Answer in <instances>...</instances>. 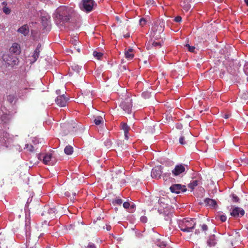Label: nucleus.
<instances>
[{
    "label": "nucleus",
    "mask_w": 248,
    "mask_h": 248,
    "mask_svg": "<svg viewBox=\"0 0 248 248\" xmlns=\"http://www.w3.org/2000/svg\"><path fill=\"white\" fill-rule=\"evenodd\" d=\"M74 46L75 48L78 51V52H80V49L78 46H77V45L76 44H75Z\"/></svg>",
    "instance_id": "48"
},
{
    "label": "nucleus",
    "mask_w": 248,
    "mask_h": 248,
    "mask_svg": "<svg viewBox=\"0 0 248 248\" xmlns=\"http://www.w3.org/2000/svg\"><path fill=\"white\" fill-rule=\"evenodd\" d=\"M208 245L210 247L214 246L216 244V241L215 239V236L213 235L211 236L209 239L207 240Z\"/></svg>",
    "instance_id": "21"
},
{
    "label": "nucleus",
    "mask_w": 248,
    "mask_h": 248,
    "mask_svg": "<svg viewBox=\"0 0 248 248\" xmlns=\"http://www.w3.org/2000/svg\"><path fill=\"white\" fill-rule=\"evenodd\" d=\"M186 8L187 10H188V9H189V7H188V6H187L186 7Z\"/></svg>",
    "instance_id": "60"
},
{
    "label": "nucleus",
    "mask_w": 248,
    "mask_h": 248,
    "mask_svg": "<svg viewBox=\"0 0 248 248\" xmlns=\"http://www.w3.org/2000/svg\"><path fill=\"white\" fill-rule=\"evenodd\" d=\"M149 43H150V42L148 43V44H149ZM149 47H150V46H149V44H148L147 46V48H149Z\"/></svg>",
    "instance_id": "58"
},
{
    "label": "nucleus",
    "mask_w": 248,
    "mask_h": 248,
    "mask_svg": "<svg viewBox=\"0 0 248 248\" xmlns=\"http://www.w3.org/2000/svg\"><path fill=\"white\" fill-rule=\"evenodd\" d=\"M162 173L161 166H156L152 170L151 176L154 178L159 179L160 178Z\"/></svg>",
    "instance_id": "15"
},
{
    "label": "nucleus",
    "mask_w": 248,
    "mask_h": 248,
    "mask_svg": "<svg viewBox=\"0 0 248 248\" xmlns=\"http://www.w3.org/2000/svg\"><path fill=\"white\" fill-rule=\"evenodd\" d=\"M124 133L125 139L127 140L128 139V132H124Z\"/></svg>",
    "instance_id": "51"
},
{
    "label": "nucleus",
    "mask_w": 248,
    "mask_h": 248,
    "mask_svg": "<svg viewBox=\"0 0 248 248\" xmlns=\"http://www.w3.org/2000/svg\"><path fill=\"white\" fill-rule=\"evenodd\" d=\"M152 44L153 46L155 47H160L161 46V43L160 42H157L155 41H154L152 42Z\"/></svg>",
    "instance_id": "31"
},
{
    "label": "nucleus",
    "mask_w": 248,
    "mask_h": 248,
    "mask_svg": "<svg viewBox=\"0 0 248 248\" xmlns=\"http://www.w3.org/2000/svg\"><path fill=\"white\" fill-rule=\"evenodd\" d=\"M41 47V45L40 44H39L37 45V47L36 48V49L34 51V52H33V55H32V57H33V58L34 59L33 62H35L37 60V59L38 58L39 56V54H40V52Z\"/></svg>",
    "instance_id": "20"
},
{
    "label": "nucleus",
    "mask_w": 248,
    "mask_h": 248,
    "mask_svg": "<svg viewBox=\"0 0 248 248\" xmlns=\"http://www.w3.org/2000/svg\"><path fill=\"white\" fill-rule=\"evenodd\" d=\"M152 1H153V2L152 3V4H153L154 3V1L153 0H152Z\"/></svg>",
    "instance_id": "63"
},
{
    "label": "nucleus",
    "mask_w": 248,
    "mask_h": 248,
    "mask_svg": "<svg viewBox=\"0 0 248 248\" xmlns=\"http://www.w3.org/2000/svg\"><path fill=\"white\" fill-rule=\"evenodd\" d=\"M112 180L113 181L118 182V183H125L124 179V174L120 170H118L112 173Z\"/></svg>",
    "instance_id": "10"
},
{
    "label": "nucleus",
    "mask_w": 248,
    "mask_h": 248,
    "mask_svg": "<svg viewBox=\"0 0 248 248\" xmlns=\"http://www.w3.org/2000/svg\"><path fill=\"white\" fill-rule=\"evenodd\" d=\"M3 11L6 15L9 14L10 13V12H11L10 9L8 7H7L6 6H4L3 8Z\"/></svg>",
    "instance_id": "32"
},
{
    "label": "nucleus",
    "mask_w": 248,
    "mask_h": 248,
    "mask_svg": "<svg viewBox=\"0 0 248 248\" xmlns=\"http://www.w3.org/2000/svg\"><path fill=\"white\" fill-rule=\"evenodd\" d=\"M185 137L184 136H182L179 139V142L180 144H182V145H184L186 143L185 142Z\"/></svg>",
    "instance_id": "37"
},
{
    "label": "nucleus",
    "mask_w": 248,
    "mask_h": 248,
    "mask_svg": "<svg viewBox=\"0 0 248 248\" xmlns=\"http://www.w3.org/2000/svg\"><path fill=\"white\" fill-rule=\"evenodd\" d=\"M86 248H96L95 245L92 243H89Z\"/></svg>",
    "instance_id": "41"
},
{
    "label": "nucleus",
    "mask_w": 248,
    "mask_h": 248,
    "mask_svg": "<svg viewBox=\"0 0 248 248\" xmlns=\"http://www.w3.org/2000/svg\"><path fill=\"white\" fill-rule=\"evenodd\" d=\"M165 200V198H159L158 199V197H156L155 198V201H157L158 203L159 204H161V203H164V201Z\"/></svg>",
    "instance_id": "38"
},
{
    "label": "nucleus",
    "mask_w": 248,
    "mask_h": 248,
    "mask_svg": "<svg viewBox=\"0 0 248 248\" xmlns=\"http://www.w3.org/2000/svg\"><path fill=\"white\" fill-rule=\"evenodd\" d=\"M131 207L133 208L134 207V205L132 204L131 206Z\"/></svg>",
    "instance_id": "59"
},
{
    "label": "nucleus",
    "mask_w": 248,
    "mask_h": 248,
    "mask_svg": "<svg viewBox=\"0 0 248 248\" xmlns=\"http://www.w3.org/2000/svg\"><path fill=\"white\" fill-rule=\"evenodd\" d=\"M24 149L30 152H33L34 151V147L31 144H26Z\"/></svg>",
    "instance_id": "27"
},
{
    "label": "nucleus",
    "mask_w": 248,
    "mask_h": 248,
    "mask_svg": "<svg viewBox=\"0 0 248 248\" xmlns=\"http://www.w3.org/2000/svg\"><path fill=\"white\" fill-rule=\"evenodd\" d=\"M82 95L84 98L83 101L85 103L90 102L92 100V93L90 91H85L82 93Z\"/></svg>",
    "instance_id": "16"
},
{
    "label": "nucleus",
    "mask_w": 248,
    "mask_h": 248,
    "mask_svg": "<svg viewBox=\"0 0 248 248\" xmlns=\"http://www.w3.org/2000/svg\"><path fill=\"white\" fill-rule=\"evenodd\" d=\"M2 4L4 5H7V3H6V2L4 1L2 3Z\"/></svg>",
    "instance_id": "56"
},
{
    "label": "nucleus",
    "mask_w": 248,
    "mask_h": 248,
    "mask_svg": "<svg viewBox=\"0 0 248 248\" xmlns=\"http://www.w3.org/2000/svg\"><path fill=\"white\" fill-rule=\"evenodd\" d=\"M204 202L206 206H209L212 207H215L217 204V202L215 200L210 198L205 199Z\"/></svg>",
    "instance_id": "18"
},
{
    "label": "nucleus",
    "mask_w": 248,
    "mask_h": 248,
    "mask_svg": "<svg viewBox=\"0 0 248 248\" xmlns=\"http://www.w3.org/2000/svg\"><path fill=\"white\" fill-rule=\"evenodd\" d=\"M219 218L222 222H225L227 219V217L225 215L220 216Z\"/></svg>",
    "instance_id": "42"
},
{
    "label": "nucleus",
    "mask_w": 248,
    "mask_h": 248,
    "mask_svg": "<svg viewBox=\"0 0 248 248\" xmlns=\"http://www.w3.org/2000/svg\"><path fill=\"white\" fill-rule=\"evenodd\" d=\"M77 124L74 121H70L67 123L63 124L61 127L63 129H66L68 132H74L77 128Z\"/></svg>",
    "instance_id": "12"
},
{
    "label": "nucleus",
    "mask_w": 248,
    "mask_h": 248,
    "mask_svg": "<svg viewBox=\"0 0 248 248\" xmlns=\"http://www.w3.org/2000/svg\"><path fill=\"white\" fill-rule=\"evenodd\" d=\"M59 211L56 207H50L48 205L44 206L41 215L47 219H53L60 216Z\"/></svg>",
    "instance_id": "5"
},
{
    "label": "nucleus",
    "mask_w": 248,
    "mask_h": 248,
    "mask_svg": "<svg viewBox=\"0 0 248 248\" xmlns=\"http://www.w3.org/2000/svg\"><path fill=\"white\" fill-rule=\"evenodd\" d=\"M170 189L172 193H175L176 194L186 192L187 190L185 186H182L181 184L172 185L170 187Z\"/></svg>",
    "instance_id": "11"
},
{
    "label": "nucleus",
    "mask_w": 248,
    "mask_h": 248,
    "mask_svg": "<svg viewBox=\"0 0 248 248\" xmlns=\"http://www.w3.org/2000/svg\"><path fill=\"white\" fill-rule=\"evenodd\" d=\"M60 90H57V91H56V93H57V94H59V93H60Z\"/></svg>",
    "instance_id": "57"
},
{
    "label": "nucleus",
    "mask_w": 248,
    "mask_h": 248,
    "mask_svg": "<svg viewBox=\"0 0 248 248\" xmlns=\"http://www.w3.org/2000/svg\"><path fill=\"white\" fill-rule=\"evenodd\" d=\"M140 221L143 223H146L147 221V218L145 216H142L140 218Z\"/></svg>",
    "instance_id": "40"
},
{
    "label": "nucleus",
    "mask_w": 248,
    "mask_h": 248,
    "mask_svg": "<svg viewBox=\"0 0 248 248\" xmlns=\"http://www.w3.org/2000/svg\"><path fill=\"white\" fill-rule=\"evenodd\" d=\"M29 199H28V201H27V203H29Z\"/></svg>",
    "instance_id": "61"
},
{
    "label": "nucleus",
    "mask_w": 248,
    "mask_h": 248,
    "mask_svg": "<svg viewBox=\"0 0 248 248\" xmlns=\"http://www.w3.org/2000/svg\"><path fill=\"white\" fill-rule=\"evenodd\" d=\"M72 70H75V69H74V67H73V66H72Z\"/></svg>",
    "instance_id": "62"
},
{
    "label": "nucleus",
    "mask_w": 248,
    "mask_h": 248,
    "mask_svg": "<svg viewBox=\"0 0 248 248\" xmlns=\"http://www.w3.org/2000/svg\"><path fill=\"white\" fill-rule=\"evenodd\" d=\"M71 9L66 6L58 8L53 15L56 22L61 24L67 22L71 17Z\"/></svg>",
    "instance_id": "1"
},
{
    "label": "nucleus",
    "mask_w": 248,
    "mask_h": 248,
    "mask_svg": "<svg viewBox=\"0 0 248 248\" xmlns=\"http://www.w3.org/2000/svg\"><path fill=\"white\" fill-rule=\"evenodd\" d=\"M244 214L245 211L238 207H234L230 212L231 216L235 218L241 217Z\"/></svg>",
    "instance_id": "13"
},
{
    "label": "nucleus",
    "mask_w": 248,
    "mask_h": 248,
    "mask_svg": "<svg viewBox=\"0 0 248 248\" xmlns=\"http://www.w3.org/2000/svg\"><path fill=\"white\" fill-rule=\"evenodd\" d=\"M68 98L66 97L64 94L59 95L55 99L56 104L60 107H65L67 103Z\"/></svg>",
    "instance_id": "14"
},
{
    "label": "nucleus",
    "mask_w": 248,
    "mask_h": 248,
    "mask_svg": "<svg viewBox=\"0 0 248 248\" xmlns=\"http://www.w3.org/2000/svg\"><path fill=\"white\" fill-rule=\"evenodd\" d=\"M164 30V23L159 21H156L153 26L150 34L153 38L157 40L161 37V34Z\"/></svg>",
    "instance_id": "4"
},
{
    "label": "nucleus",
    "mask_w": 248,
    "mask_h": 248,
    "mask_svg": "<svg viewBox=\"0 0 248 248\" xmlns=\"http://www.w3.org/2000/svg\"><path fill=\"white\" fill-rule=\"evenodd\" d=\"M182 20V17L180 16H176L175 19L174 21L176 22H179Z\"/></svg>",
    "instance_id": "45"
},
{
    "label": "nucleus",
    "mask_w": 248,
    "mask_h": 248,
    "mask_svg": "<svg viewBox=\"0 0 248 248\" xmlns=\"http://www.w3.org/2000/svg\"><path fill=\"white\" fill-rule=\"evenodd\" d=\"M113 203H115V204H117L118 205H121L123 203V201L121 199H118L115 200L113 202Z\"/></svg>",
    "instance_id": "36"
},
{
    "label": "nucleus",
    "mask_w": 248,
    "mask_h": 248,
    "mask_svg": "<svg viewBox=\"0 0 248 248\" xmlns=\"http://www.w3.org/2000/svg\"><path fill=\"white\" fill-rule=\"evenodd\" d=\"M17 31L24 36H26L29 32V28L27 25H24L18 29Z\"/></svg>",
    "instance_id": "17"
},
{
    "label": "nucleus",
    "mask_w": 248,
    "mask_h": 248,
    "mask_svg": "<svg viewBox=\"0 0 248 248\" xmlns=\"http://www.w3.org/2000/svg\"><path fill=\"white\" fill-rule=\"evenodd\" d=\"M93 55L97 58V59H100L102 55L103 54L101 52H98L97 51H94L93 53Z\"/></svg>",
    "instance_id": "30"
},
{
    "label": "nucleus",
    "mask_w": 248,
    "mask_h": 248,
    "mask_svg": "<svg viewBox=\"0 0 248 248\" xmlns=\"http://www.w3.org/2000/svg\"><path fill=\"white\" fill-rule=\"evenodd\" d=\"M198 184L197 180H194L188 184V187L191 189H193Z\"/></svg>",
    "instance_id": "25"
},
{
    "label": "nucleus",
    "mask_w": 248,
    "mask_h": 248,
    "mask_svg": "<svg viewBox=\"0 0 248 248\" xmlns=\"http://www.w3.org/2000/svg\"><path fill=\"white\" fill-rule=\"evenodd\" d=\"M38 159L40 160H42L43 163L47 165H54L57 162V159L52 153L40 154Z\"/></svg>",
    "instance_id": "6"
},
{
    "label": "nucleus",
    "mask_w": 248,
    "mask_h": 248,
    "mask_svg": "<svg viewBox=\"0 0 248 248\" xmlns=\"http://www.w3.org/2000/svg\"><path fill=\"white\" fill-rule=\"evenodd\" d=\"M42 23L44 27H46L49 22V18L46 16H42L41 18Z\"/></svg>",
    "instance_id": "24"
},
{
    "label": "nucleus",
    "mask_w": 248,
    "mask_h": 248,
    "mask_svg": "<svg viewBox=\"0 0 248 248\" xmlns=\"http://www.w3.org/2000/svg\"><path fill=\"white\" fill-rule=\"evenodd\" d=\"M64 153L67 155H71L73 152V148L70 145L66 146L64 150Z\"/></svg>",
    "instance_id": "22"
},
{
    "label": "nucleus",
    "mask_w": 248,
    "mask_h": 248,
    "mask_svg": "<svg viewBox=\"0 0 248 248\" xmlns=\"http://www.w3.org/2000/svg\"><path fill=\"white\" fill-rule=\"evenodd\" d=\"M130 205V203L128 202H124L123 203V207L125 209L128 208Z\"/></svg>",
    "instance_id": "44"
},
{
    "label": "nucleus",
    "mask_w": 248,
    "mask_h": 248,
    "mask_svg": "<svg viewBox=\"0 0 248 248\" xmlns=\"http://www.w3.org/2000/svg\"><path fill=\"white\" fill-rule=\"evenodd\" d=\"M150 1V2H152V1L150 0H149L148 1Z\"/></svg>",
    "instance_id": "64"
},
{
    "label": "nucleus",
    "mask_w": 248,
    "mask_h": 248,
    "mask_svg": "<svg viewBox=\"0 0 248 248\" xmlns=\"http://www.w3.org/2000/svg\"><path fill=\"white\" fill-rule=\"evenodd\" d=\"M179 227L184 232H191L196 224L195 219L185 218L179 222Z\"/></svg>",
    "instance_id": "3"
},
{
    "label": "nucleus",
    "mask_w": 248,
    "mask_h": 248,
    "mask_svg": "<svg viewBox=\"0 0 248 248\" xmlns=\"http://www.w3.org/2000/svg\"><path fill=\"white\" fill-rule=\"evenodd\" d=\"M129 36H130L129 34H126V35H124V37L125 38H127V37H129Z\"/></svg>",
    "instance_id": "54"
},
{
    "label": "nucleus",
    "mask_w": 248,
    "mask_h": 248,
    "mask_svg": "<svg viewBox=\"0 0 248 248\" xmlns=\"http://www.w3.org/2000/svg\"><path fill=\"white\" fill-rule=\"evenodd\" d=\"M70 42H71L72 43L74 44V45H75V44H77V43H78V42L76 39L71 40Z\"/></svg>",
    "instance_id": "50"
},
{
    "label": "nucleus",
    "mask_w": 248,
    "mask_h": 248,
    "mask_svg": "<svg viewBox=\"0 0 248 248\" xmlns=\"http://www.w3.org/2000/svg\"><path fill=\"white\" fill-rule=\"evenodd\" d=\"M94 122L96 125H99L103 122L102 117L99 116H97L94 120Z\"/></svg>",
    "instance_id": "23"
},
{
    "label": "nucleus",
    "mask_w": 248,
    "mask_h": 248,
    "mask_svg": "<svg viewBox=\"0 0 248 248\" xmlns=\"http://www.w3.org/2000/svg\"><path fill=\"white\" fill-rule=\"evenodd\" d=\"M230 116V114H224L223 116V117L226 119L229 118Z\"/></svg>",
    "instance_id": "49"
},
{
    "label": "nucleus",
    "mask_w": 248,
    "mask_h": 248,
    "mask_svg": "<svg viewBox=\"0 0 248 248\" xmlns=\"http://www.w3.org/2000/svg\"><path fill=\"white\" fill-rule=\"evenodd\" d=\"M96 6V4L93 0H82L80 8L83 11L89 13L93 11V7Z\"/></svg>",
    "instance_id": "7"
},
{
    "label": "nucleus",
    "mask_w": 248,
    "mask_h": 248,
    "mask_svg": "<svg viewBox=\"0 0 248 248\" xmlns=\"http://www.w3.org/2000/svg\"><path fill=\"white\" fill-rule=\"evenodd\" d=\"M75 69L77 70L76 71V74H78V69H79V67L78 66H75Z\"/></svg>",
    "instance_id": "52"
},
{
    "label": "nucleus",
    "mask_w": 248,
    "mask_h": 248,
    "mask_svg": "<svg viewBox=\"0 0 248 248\" xmlns=\"http://www.w3.org/2000/svg\"><path fill=\"white\" fill-rule=\"evenodd\" d=\"M104 229H106L107 231H110L111 229V227L109 224H106L105 226L103 227Z\"/></svg>",
    "instance_id": "43"
},
{
    "label": "nucleus",
    "mask_w": 248,
    "mask_h": 248,
    "mask_svg": "<svg viewBox=\"0 0 248 248\" xmlns=\"http://www.w3.org/2000/svg\"><path fill=\"white\" fill-rule=\"evenodd\" d=\"M201 230L206 234V232L208 230V226L206 224H202L201 225Z\"/></svg>",
    "instance_id": "33"
},
{
    "label": "nucleus",
    "mask_w": 248,
    "mask_h": 248,
    "mask_svg": "<svg viewBox=\"0 0 248 248\" xmlns=\"http://www.w3.org/2000/svg\"><path fill=\"white\" fill-rule=\"evenodd\" d=\"M244 70L245 73L247 75H248V65L245 66Z\"/></svg>",
    "instance_id": "46"
},
{
    "label": "nucleus",
    "mask_w": 248,
    "mask_h": 248,
    "mask_svg": "<svg viewBox=\"0 0 248 248\" xmlns=\"http://www.w3.org/2000/svg\"><path fill=\"white\" fill-rule=\"evenodd\" d=\"M120 107L126 113L130 114L132 112V100L130 98H126L121 102Z\"/></svg>",
    "instance_id": "9"
},
{
    "label": "nucleus",
    "mask_w": 248,
    "mask_h": 248,
    "mask_svg": "<svg viewBox=\"0 0 248 248\" xmlns=\"http://www.w3.org/2000/svg\"><path fill=\"white\" fill-rule=\"evenodd\" d=\"M133 49L132 48H129L126 52H129V53H132Z\"/></svg>",
    "instance_id": "53"
},
{
    "label": "nucleus",
    "mask_w": 248,
    "mask_h": 248,
    "mask_svg": "<svg viewBox=\"0 0 248 248\" xmlns=\"http://www.w3.org/2000/svg\"><path fill=\"white\" fill-rule=\"evenodd\" d=\"M188 170L187 165L179 164L175 166L174 169L171 170V172L174 176H177L185 173Z\"/></svg>",
    "instance_id": "8"
},
{
    "label": "nucleus",
    "mask_w": 248,
    "mask_h": 248,
    "mask_svg": "<svg viewBox=\"0 0 248 248\" xmlns=\"http://www.w3.org/2000/svg\"><path fill=\"white\" fill-rule=\"evenodd\" d=\"M242 97H244V98L245 99V100H248V93H244L243 95H242Z\"/></svg>",
    "instance_id": "47"
},
{
    "label": "nucleus",
    "mask_w": 248,
    "mask_h": 248,
    "mask_svg": "<svg viewBox=\"0 0 248 248\" xmlns=\"http://www.w3.org/2000/svg\"><path fill=\"white\" fill-rule=\"evenodd\" d=\"M121 125L122 129L124 130V132H128L130 128L126 123H122Z\"/></svg>",
    "instance_id": "26"
},
{
    "label": "nucleus",
    "mask_w": 248,
    "mask_h": 248,
    "mask_svg": "<svg viewBox=\"0 0 248 248\" xmlns=\"http://www.w3.org/2000/svg\"><path fill=\"white\" fill-rule=\"evenodd\" d=\"M15 98V96L13 94H10L7 96V100L10 103H12Z\"/></svg>",
    "instance_id": "29"
},
{
    "label": "nucleus",
    "mask_w": 248,
    "mask_h": 248,
    "mask_svg": "<svg viewBox=\"0 0 248 248\" xmlns=\"http://www.w3.org/2000/svg\"><path fill=\"white\" fill-rule=\"evenodd\" d=\"M146 23V21L145 19L144 18H140L139 21V23H140V25L141 26H143L144 25H145Z\"/></svg>",
    "instance_id": "34"
},
{
    "label": "nucleus",
    "mask_w": 248,
    "mask_h": 248,
    "mask_svg": "<svg viewBox=\"0 0 248 248\" xmlns=\"http://www.w3.org/2000/svg\"><path fill=\"white\" fill-rule=\"evenodd\" d=\"M232 200L234 202H239V198L235 194L232 195Z\"/></svg>",
    "instance_id": "39"
},
{
    "label": "nucleus",
    "mask_w": 248,
    "mask_h": 248,
    "mask_svg": "<svg viewBox=\"0 0 248 248\" xmlns=\"http://www.w3.org/2000/svg\"><path fill=\"white\" fill-rule=\"evenodd\" d=\"M186 46L188 48V50L191 52H194V50L195 48L194 46H191L189 44H186Z\"/></svg>",
    "instance_id": "35"
},
{
    "label": "nucleus",
    "mask_w": 248,
    "mask_h": 248,
    "mask_svg": "<svg viewBox=\"0 0 248 248\" xmlns=\"http://www.w3.org/2000/svg\"><path fill=\"white\" fill-rule=\"evenodd\" d=\"M244 1L246 3V5L248 6V0H244Z\"/></svg>",
    "instance_id": "55"
},
{
    "label": "nucleus",
    "mask_w": 248,
    "mask_h": 248,
    "mask_svg": "<svg viewBox=\"0 0 248 248\" xmlns=\"http://www.w3.org/2000/svg\"><path fill=\"white\" fill-rule=\"evenodd\" d=\"M10 51L13 53L18 54L20 52V46L14 43L12 46L10 47Z\"/></svg>",
    "instance_id": "19"
},
{
    "label": "nucleus",
    "mask_w": 248,
    "mask_h": 248,
    "mask_svg": "<svg viewBox=\"0 0 248 248\" xmlns=\"http://www.w3.org/2000/svg\"><path fill=\"white\" fill-rule=\"evenodd\" d=\"M125 57L128 60H131L133 59L134 54L133 53H129V52H125Z\"/></svg>",
    "instance_id": "28"
},
{
    "label": "nucleus",
    "mask_w": 248,
    "mask_h": 248,
    "mask_svg": "<svg viewBox=\"0 0 248 248\" xmlns=\"http://www.w3.org/2000/svg\"><path fill=\"white\" fill-rule=\"evenodd\" d=\"M25 234L26 236V247L27 248H40L38 246V240L34 237H31L30 236L31 222L30 219H26L25 221Z\"/></svg>",
    "instance_id": "2"
}]
</instances>
